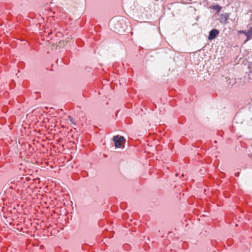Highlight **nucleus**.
<instances>
[{"mask_svg":"<svg viewBox=\"0 0 252 252\" xmlns=\"http://www.w3.org/2000/svg\"><path fill=\"white\" fill-rule=\"evenodd\" d=\"M113 140L115 143V146L117 148H120L122 145V142L124 140V138L122 136H114Z\"/></svg>","mask_w":252,"mask_h":252,"instance_id":"obj_1","label":"nucleus"},{"mask_svg":"<svg viewBox=\"0 0 252 252\" xmlns=\"http://www.w3.org/2000/svg\"><path fill=\"white\" fill-rule=\"evenodd\" d=\"M229 17L228 13L221 14L220 16L219 20L221 24H225L226 23Z\"/></svg>","mask_w":252,"mask_h":252,"instance_id":"obj_2","label":"nucleus"},{"mask_svg":"<svg viewBox=\"0 0 252 252\" xmlns=\"http://www.w3.org/2000/svg\"><path fill=\"white\" fill-rule=\"evenodd\" d=\"M219 33V32L217 29H213L211 30L209 32L208 39L212 40L214 39Z\"/></svg>","mask_w":252,"mask_h":252,"instance_id":"obj_3","label":"nucleus"},{"mask_svg":"<svg viewBox=\"0 0 252 252\" xmlns=\"http://www.w3.org/2000/svg\"><path fill=\"white\" fill-rule=\"evenodd\" d=\"M239 32L243 33L247 36L246 41H248L251 38H252V32H246L245 31H239Z\"/></svg>","mask_w":252,"mask_h":252,"instance_id":"obj_4","label":"nucleus"},{"mask_svg":"<svg viewBox=\"0 0 252 252\" xmlns=\"http://www.w3.org/2000/svg\"><path fill=\"white\" fill-rule=\"evenodd\" d=\"M119 25L122 26L121 28H122V29H123V30L124 31L125 29L126 28V25L125 22L124 21H123V20L120 21L118 22V26H119Z\"/></svg>","mask_w":252,"mask_h":252,"instance_id":"obj_5","label":"nucleus"},{"mask_svg":"<svg viewBox=\"0 0 252 252\" xmlns=\"http://www.w3.org/2000/svg\"><path fill=\"white\" fill-rule=\"evenodd\" d=\"M13 185H14V184H13L12 182H7L6 183V184L5 185V186H4V187H5V188L9 187V188L12 189L14 188Z\"/></svg>","mask_w":252,"mask_h":252,"instance_id":"obj_6","label":"nucleus"},{"mask_svg":"<svg viewBox=\"0 0 252 252\" xmlns=\"http://www.w3.org/2000/svg\"><path fill=\"white\" fill-rule=\"evenodd\" d=\"M212 9H216L217 10L218 12H219L220 9H221V7L219 6V5H216L212 7Z\"/></svg>","mask_w":252,"mask_h":252,"instance_id":"obj_7","label":"nucleus"},{"mask_svg":"<svg viewBox=\"0 0 252 252\" xmlns=\"http://www.w3.org/2000/svg\"><path fill=\"white\" fill-rule=\"evenodd\" d=\"M69 120H70V121L74 125H75V124L74 122V120L73 119V118L71 116H69Z\"/></svg>","mask_w":252,"mask_h":252,"instance_id":"obj_8","label":"nucleus"},{"mask_svg":"<svg viewBox=\"0 0 252 252\" xmlns=\"http://www.w3.org/2000/svg\"><path fill=\"white\" fill-rule=\"evenodd\" d=\"M248 32H252V27H250L249 28V31Z\"/></svg>","mask_w":252,"mask_h":252,"instance_id":"obj_9","label":"nucleus"},{"mask_svg":"<svg viewBox=\"0 0 252 252\" xmlns=\"http://www.w3.org/2000/svg\"><path fill=\"white\" fill-rule=\"evenodd\" d=\"M248 32H252V27H250L249 28V31Z\"/></svg>","mask_w":252,"mask_h":252,"instance_id":"obj_10","label":"nucleus"},{"mask_svg":"<svg viewBox=\"0 0 252 252\" xmlns=\"http://www.w3.org/2000/svg\"><path fill=\"white\" fill-rule=\"evenodd\" d=\"M116 30H117L118 32H120L121 30L119 29L118 27H116Z\"/></svg>","mask_w":252,"mask_h":252,"instance_id":"obj_11","label":"nucleus"}]
</instances>
